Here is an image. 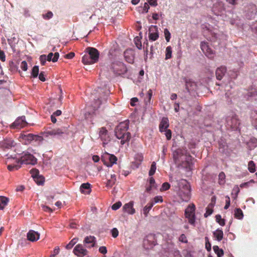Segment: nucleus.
<instances>
[{
  "mask_svg": "<svg viewBox=\"0 0 257 257\" xmlns=\"http://www.w3.org/2000/svg\"><path fill=\"white\" fill-rule=\"evenodd\" d=\"M30 173L34 179L39 176V171L38 169H33L30 171Z\"/></svg>",
  "mask_w": 257,
  "mask_h": 257,
  "instance_id": "a18cd8bd",
  "label": "nucleus"
},
{
  "mask_svg": "<svg viewBox=\"0 0 257 257\" xmlns=\"http://www.w3.org/2000/svg\"><path fill=\"white\" fill-rule=\"evenodd\" d=\"M100 139L103 141V145L107 144L110 140L107 130L104 127H101L99 132Z\"/></svg>",
  "mask_w": 257,
  "mask_h": 257,
  "instance_id": "4468645a",
  "label": "nucleus"
},
{
  "mask_svg": "<svg viewBox=\"0 0 257 257\" xmlns=\"http://www.w3.org/2000/svg\"><path fill=\"white\" fill-rule=\"evenodd\" d=\"M154 204V203L153 202H150L149 204H148L147 205H146L143 209V212L144 214L146 216H147L148 213L150 211V210L151 209L152 207L153 206Z\"/></svg>",
  "mask_w": 257,
  "mask_h": 257,
  "instance_id": "72a5a7b5",
  "label": "nucleus"
},
{
  "mask_svg": "<svg viewBox=\"0 0 257 257\" xmlns=\"http://www.w3.org/2000/svg\"><path fill=\"white\" fill-rule=\"evenodd\" d=\"M134 202L131 201L128 203L125 204L123 207L124 211L130 214H134L136 211L135 208L133 207Z\"/></svg>",
  "mask_w": 257,
  "mask_h": 257,
  "instance_id": "aec40b11",
  "label": "nucleus"
},
{
  "mask_svg": "<svg viewBox=\"0 0 257 257\" xmlns=\"http://www.w3.org/2000/svg\"><path fill=\"white\" fill-rule=\"evenodd\" d=\"M148 3L152 6L155 7L157 5V0H147Z\"/></svg>",
  "mask_w": 257,
  "mask_h": 257,
  "instance_id": "69168bd1",
  "label": "nucleus"
},
{
  "mask_svg": "<svg viewBox=\"0 0 257 257\" xmlns=\"http://www.w3.org/2000/svg\"><path fill=\"white\" fill-rule=\"evenodd\" d=\"M169 126V120L167 117H163L159 124V130L161 132L167 130Z\"/></svg>",
  "mask_w": 257,
  "mask_h": 257,
  "instance_id": "412c9836",
  "label": "nucleus"
},
{
  "mask_svg": "<svg viewBox=\"0 0 257 257\" xmlns=\"http://www.w3.org/2000/svg\"><path fill=\"white\" fill-rule=\"evenodd\" d=\"M66 132L65 128H48L43 133V135L44 137H47L48 136L51 137H60L62 136Z\"/></svg>",
  "mask_w": 257,
  "mask_h": 257,
  "instance_id": "0eeeda50",
  "label": "nucleus"
},
{
  "mask_svg": "<svg viewBox=\"0 0 257 257\" xmlns=\"http://www.w3.org/2000/svg\"><path fill=\"white\" fill-rule=\"evenodd\" d=\"M154 203H158V202H162L163 201V198L161 196H156L154 198Z\"/></svg>",
  "mask_w": 257,
  "mask_h": 257,
  "instance_id": "e2e57ef3",
  "label": "nucleus"
},
{
  "mask_svg": "<svg viewBox=\"0 0 257 257\" xmlns=\"http://www.w3.org/2000/svg\"><path fill=\"white\" fill-rule=\"evenodd\" d=\"M9 68L11 72H16L18 70V65L13 61H10L9 63Z\"/></svg>",
  "mask_w": 257,
  "mask_h": 257,
  "instance_id": "2f4dec72",
  "label": "nucleus"
},
{
  "mask_svg": "<svg viewBox=\"0 0 257 257\" xmlns=\"http://www.w3.org/2000/svg\"><path fill=\"white\" fill-rule=\"evenodd\" d=\"M16 145L15 141L12 139H6L0 143L1 147L3 149H9Z\"/></svg>",
  "mask_w": 257,
  "mask_h": 257,
  "instance_id": "f3484780",
  "label": "nucleus"
},
{
  "mask_svg": "<svg viewBox=\"0 0 257 257\" xmlns=\"http://www.w3.org/2000/svg\"><path fill=\"white\" fill-rule=\"evenodd\" d=\"M156 170V163L155 162H153L152 163L151 168H150V170L149 172V176H153L155 174Z\"/></svg>",
  "mask_w": 257,
  "mask_h": 257,
  "instance_id": "58836bf2",
  "label": "nucleus"
},
{
  "mask_svg": "<svg viewBox=\"0 0 257 257\" xmlns=\"http://www.w3.org/2000/svg\"><path fill=\"white\" fill-rule=\"evenodd\" d=\"M21 68L24 71H26L28 69L27 63L26 61H23L21 64Z\"/></svg>",
  "mask_w": 257,
  "mask_h": 257,
  "instance_id": "13d9d810",
  "label": "nucleus"
},
{
  "mask_svg": "<svg viewBox=\"0 0 257 257\" xmlns=\"http://www.w3.org/2000/svg\"><path fill=\"white\" fill-rule=\"evenodd\" d=\"M226 72V68L225 66H221L217 68L216 70V77L218 80H221Z\"/></svg>",
  "mask_w": 257,
  "mask_h": 257,
  "instance_id": "6ab92c4d",
  "label": "nucleus"
},
{
  "mask_svg": "<svg viewBox=\"0 0 257 257\" xmlns=\"http://www.w3.org/2000/svg\"><path fill=\"white\" fill-rule=\"evenodd\" d=\"M170 187V185L168 182H165L162 185V187L161 188V191H167L168 190Z\"/></svg>",
  "mask_w": 257,
  "mask_h": 257,
  "instance_id": "3c124183",
  "label": "nucleus"
},
{
  "mask_svg": "<svg viewBox=\"0 0 257 257\" xmlns=\"http://www.w3.org/2000/svg\"><path fill=\"white\" fill-rule=\"evenodd\" d=\"M116 178H112V179H108L106 183L107 187H111L115 183Z\"/></svg>",
  "mask_w": 257,
  "mask_h": 257,
  "instance_id": "de8ad7c7",
  "label": "nucleus"
},
{
  "mask_svg": "<svg viewBox=\"0 0 257 257\" xmlns=\"http://www.w3.org/2000/svg\"><path fill=\"white\" fill-rule=\"evenodd\" d=\"M73 252L78 257H83L87 255L88 251L83 246L82 244H78L74 247Z\"/></svg>",
  "mask_w": 257,
  "mask_h": 257,
  "instance_id": "ddd939ff",
  "label": "nucleus"
},
{
  "mask_svg": "<svg viewBox=\"0 0 257 257\" xmlns=\"http://www.w3.org/2000/svg\"><path fill=\"white\" fill-rule=\"evenodd\" d=\"M101 160L104 165L108 167H112L113 164L116 163L117 158L114 155L105 152L102 156Z\"/></svg>",
  "mask_w": 257,
  "mask_h": 257,
  "instance_id": "423d86ee",
  "label": "nucleus"
},
{
  "mask_svg": "<svg viewBox=\"0 0 257 257\" xmlns=\"http://www.w3.org/2000/svg\"><path fill=\"white\" fill-rule=\"evenodd\" d=\"M80 190L82 193L89 194L91 191L90 184L89 183L82 184Z\"/></svg>",
  "mask_w": 257,
  "mask_h": 257,
  "instance_id": "393cba45",
  "label": "nucleus"
},
{
  "mask_svg": "<svg viewBox=\"0 0 257 257\" xmlns=\"http://www.w3.org/2000/svg\"><path fill=\"white\" fill-rule=\"evenodd\" d=\"M16 161L20 164L35 165L37 162V159L32 154L28 152H23L20 158L16 159Z\"/></svg>",
  "mask_w": 257,
  "mask_h": 257,
  "instance_id": "7ed1b4c3",
  "label": "nucleus"
},
{
  "mask_svg": "<svg viewBox=\"0 0 257 257\" xmlns=\"http://www.w3.org/2000/svg\"><path fill=\"white\" fill-rule=\"evenodd\" d=\"M153 95V91L151 89H149L148 91L147 97L145 98L144 102L146 105L151 103V100Z\"/></svg>",
  "mask_w": 257,
  "mask_h": 257,
  "instance_id": "7c9ffc66",
  "label": "nucleus"
},
{
  "mask_svg": "<svg viewBox=\"0 0 257 257\" xmlns=\"http://www.w3.org/2000/svg\"><path fill=\"white\" fill-rule=\"evenodd\" d=\"M219 183L220 184H223L225 182V175L224 172H221L218 175Z\"/></svg>",
  "mask_w": 257,
  "mask_h": 257,
  "instance_id": "37998d69",
  "label": "nucleus"
},
{
  "mask_svg": "<svg viewBox=\"0 0 257 257\" xmlns=\"http://www.w3.org/2000/svg\"><path fill=\"white\" fill-rule=\"evenodd\" d=\"M164 35L167 42H169L171 38V34L167 29L164 30Z\"/></svg>",
  "mask_w": 257,
  "mask_h": 257,
  "instance_id": "09e8293b",
  "label": "nucleus"
},
{
  "mask_svg": "<svg viewBox=\"0 0 257 257\" xmlns=\"http://www.w3.org/2000/svg\"><path fill=\"white\" fill-rule=\"evenodd\" d=\"M243 214L242 211L240 208H236L234 211V217L238 219H241L243 218Z\"/></svg>",
  "mask_w": 257,
  "mask_h": 257,
  "instance_id": "473e14b6",
  "label": "nucleus"
},
{
  "mask_svg": "<svg viewBox=\"0 0 257 257\" xmlns=\"http://www.w3.org/2000/svg\"><path fill=\"white\" fill-rule=\"evenodd\" d=\"M9 198L4 197L0 196V209L3 210L7 205L9 202Z\"/></svg>",
  "mask_w": 257,
  "mask_h": 257,
  "instance_id": "c85d7f7f",
  "label": "nucleus"
},
{
  "mask_svg": "<svg viewBox=\"0 0 257 257\" xmlns=\"http://www.w3.org/2000/svg\"><path fill=\"white\" fill-rule=\"evenodd\" d=\"M251 119L252 125L257 130V110H254L251 112Z\"/></svg>",
  "mask_w": 257,
  "mask_h": 257,
  "instance_id": "bb28decb",
  "label": "nucleus"
},
{
  "mask_svg": "<svg viewBox=\"0 0 257 257\" xmlns=\"http://www.w3.org/2000/svg\"><path fill=\"white\" fill-rule=\"evenodd\" d=\"M213 212L212 206L211 204H209L206 208V211L205 213L204 214V217H207L208 216L210 215Z\"/></svg>",
  "mask_w": 257,
  "mask_h": 257,
  "instance_id": "a19ab883",
  "label": "nucleus"
},
{
  "mask_svg": "<svg viewBox=\"0 0 257 257\" xmlns=\"http://www.w3.org/2000/svg\"><path fill=\"white\" fill-rule=\"evenodd\" d=\"M111 235L114 238H116L118 235V231L116 228H113L111 230Z\"/></svg>",
  "mask_w": 257,
  "mask_h": 257,
  "instance_id": "bf43d9fd",
  "label": "nucleus"
},
{
  "mask_svg": "<svg viewBox=\"0 0 257 257\" xmlns=\"http://www.w3.org/2000/svg\"><path fill=\"white\" fill-rule=\"evenodd\" d=\"M128 128V122L127 121H123L116 127L115 129V134L116 138L120 139V143L122 145L124 144L131 139V134L127 132Z\"/></svg>",
  "mask_w": 257,
  "mask_h": 257,
  "instance_id": "f257e3e1",
  "label": "nucleus"
},
{
  "mask_svg": "<svg viewBox=\"0 0 257 257\" xmlns=\"http://www.w3.org/2000/svg\"><path fill=\"white\" fill-rule=\"evenodd\" d=\"M179 240L180 241H181L182 242H184V243L187 242V239L186 236L184 234H182L179 236Z\"/></svg>",
  "mask_w": 257,
  "mask_h": 257,
  "instance_id": "052dcab7",
  "label": "nucleus"
},
{
  "mask_svg": "<svg viewBox=\"0 0 257 257\" xmlns=\"http://www.w3.org/2000/svg\"><path fill=\"white\" fill-rule=\"evenodd\" d=\"M164 132H165V136L166 137L167 140H170L171 139L172 137V132L170 130H165V131H164Z\"/></svg>",
  "mask_w": 257,
  "mask_h": 257,
  "instance_id": "6e6d98bb",
  "label": "nucleus"
},
{
  "mask_svg": "<svg viewBox=\"0 0 257 257\" xmlns=\"http://www.w3.org/2000/svg\"><path fill=\"white\" fill-rule=\"evenodd\" d=\"M110 69L115 74L117 75H120L126 71L125 65L120 61H115L112 63Z\"/></svg>",
  "mask_w": 257,
  "mask_h": 257,
  "instance_id": "6e6552de",
  "label": "nucleus"
},
{
  "mask_svg": "<svg viewBox=\"0 0 257 257\" xmlns=\"http://www.w3.org/2000/svg\"><path fill=\"white\" fill-rule=\"evenodd\" d=\"M205 247L208 251H210L211 248V245L210 243L209 242V239L207 237H205Z\"/></svg>",
  "mask_w": 257,
  "mask_h": 257,
  "instance_id": "5fc2aeb1",
  "label": "nucleus"
},
{
  "mask_svg": "<svg viewBox=\"0 0 257 257\" xmlns=\"http://www.w3.org/2000/svg\"><path fill=\"white\" fill-rule=\"evenodd\" d=\"M39 71V67L38 66H34L31 73L32 76L34 78H36L38 76Z\"/></svg>",
  "mask_w": 257,
  "mask_h": 257,
  "instance_id": "ea45409f",
  "label": "nucleus"
},
{
  "mask_svg": "<svg viewBox=\"0 0 257 257\" xmlns=\"http://www.w3.org/2000/svg\"><path fill=\"white\" fill-rule=\"evenodd\" d=\"M21 137L23 140L29 143L32 141L41 142L43 140L42 136L34 135L32 134L23 133L21 134Z\"/></svg>",
  "mask_w": 257,
  "mask_h": 257,
  "instance_id": "9b49d317",
  "label": "nucleus"
},
{
  "mask_svg": "<svg viewBox=\"0 0 257 257\" xmlns=\"http://www.w3.org/2000/svg\"><path fill=\"white\" fill-rule=\"evenodd\" d=\"M99 251L102 254L106 253V252H107L106 247L104 246H100L99 248Z\"/></svg>",
  "mask_w": 257,
  "mask_h": 257,
  "instance_id": "0e129e2a",
  "label": "nucleus"
},
{
  "mask_svg": "<svg viewBox=\"0 0 257 257\" xmlns=\"http://www.w3.org/2000/svg\"><path fill=\"white\" fill-rule=\"evenodd\" d=\"M195 205L193 204H190L185 210V215L186 218L188 219L189 223L193 225L195 223Z\"/></svg>",
  "mask_w": 257,
  "mask_h": 257,
  "instance_id": "20e7f679",
  "label": "nucleus"
},
{
  "mask_svg": "<svg viewBox=\"0 0 257 257\" xmlns=\"http://www.w3.org/2000/svg\"><path fill=\"white\" fill-rule=\"evenodd\" d=\"M149 185L146 186V191L147 192H150L153 189L157 188V185L155 182V180L153 177H151L149 180Z\"/></svg>",
  "mask_w": 257,
  "mask_h": 257,
  "instance_id": "b1692460",
  "label": "nucleus"
},
{
  "mask_svg": "<svg viewBox=\"0 0 257 257\" xmlns=\"http://www.w3.org/2000/svg\"><path fill=\"white\" fill-rule=\"evenodd\" d=\"M248 169L251 173H254L255 171V165L253 161H250L248 162Z\"/></svg>",
  "mask_w": 257,
  "mask_h": 257,
  "instance_id": "4c0bfd02",
  "label": "nucleus"
},
{
  "mask_svg": "<svg viewBox=\"0 0 257 257\" xmlns=\"http://www.w3.org/2000/svg\"><path fill=\"white\" fill-rule=\"evenodd\" d=\"M200 47L202 52L208 58L212 59L214 57V51L210 48L208 43L201 42Z\"/></svg>",
  "mask_w": 257,
  "mask_h": 257,
  "instance_id": "f8f14e48",
  "label": "nucleus"
},
{
  "mask_svg": "<svg viewBox=\"0 0 257 257\" xmlns=\"http://www.w3.org/2000/svg\"><path fill=\"white\" fill-rule=\"evenodd\" d=\"M28 123L26 120L25 116H22L17 118L15 121L11 124V127L12 128H21L27 125Z\"/></svg>",
  "mask_w": 257,
  "mask_h": 257,
  "instance_id": "9d476101",
  "label": "nucleus"
},
{
  "mask_svg": "<svg viewBox=\"0 0 257 257\" xmlns=\"http://www.w3.org/2000/svg\"><path fill=\"white\" fill-rule=\"evenodd\" d=\"M39 79L43 81V82H44L45 80H46V79H45V75L44 74V72H41L39 75Z\"/></svg>",
  "mask_w": 257,
  "mask_h": 257,
  "instance_id": "338daca9",
  "label": "nucleus"
},
{
  "mask_svg": "<svg viewBox=\"0 0 257 257\" xmlns=\"http://www.w3.org/2000/svg\"><path fill=\"white\" fill-rule=\"evenodd\" d=\"M150 238L153 239V237L151 236H147V238L144 240L143 244L146 249L151 248L155 245L154 241L150 240Z\"/></svg>",
  "mask_w": 257,
  "mask_h": 257,
  "instance_id": "5701e85b",
  "label": "nucleus"
},
{
  "mask_svg": "<svg viewBox=\"0 0 257 257\" xmlns=\"http://www.w3.org/2000/svg\"><path fill=\"white\" fill-rule=\"evenodd\" d=\"M225 198H226V200H225V203H226V204L224 207V208L225 209H227L228 208V207H229L230 206V198L229 196H226L225 197Z\"/></svg>",
  "mask_w": 257,
  "mask_h": 257,
  "instance_id": "680f3d73",
  "label": "nucleus"
},
{
  "mask_svg": "<svg viewBox=\"0 0 257 257\" xmlns=\"http://www.w3.org/2000/svg\"><path fill=\"white\" fill-rule=\"evenodd\" d=\"M27 239L32 242L38 240L40 238V234L33 230H30L27 234Z\"/></svg>",
  "mask_w": 257,
  "mask_h": 257,
  "instance_id": "a211bd4d",
  "label": "nucleus"
},
{
  "mask_svg": "<svg viewBox=\"0 0 257 257\" xmlns=\"http://www.w3.org/2000/svg\"><path fill=\"white\" fill-rule=\"evenodd\" d=\"M239 191L240 189L237 185H236L233 187L231 195H233L234 194V195L233 197L234 199H236L237 198L238 194L239 193Z\"/></svg>",
  "mask_w": 257,
  "mask_h": 257,
  "instance_id": "79ce46f5",
  "label": "nucleus"
},
{
  "mask_svg": "<svg viewBox=\"0 0 257 257\" xmlns=\"http://www.w3.org/2000/svg\"><path fill=\"white\" fill-rule=\"evenodd\" d=\"M14 160H15V162L16 163V164H9L8 165V169L10 171H14V170H18L19 168H20L21 167V164L20 163H18L16 161V159H14Z\"/></svg>",
  "mask_w": 257,
  "mask_h": 257,
  "instance_id": "c756f323",
  "label": "nucleus"
},
{
  "mask_svg": "<svg viewBox=\"0 0 257 257\" xmlns=\"http://www.w3.org/2000/svg\"><path fill=\"white\" fill-rule=\"evenodd\" d=\"M159 38L158 27L156 26H151L149 29V38L150 40L155 41Z\"/></svg>",
  "mask_w": 257,
  "mask_h": 257,
  "instance_id": "2eb2a0df",
  "label": "nucleus"
},
{
  "mask_svg": "<svg viewBox=\"0 0 257 257\" xmlns=\"http://www.w3.org/2000/svg\"><path fill=\"white\" fill-rule=\"evenodd\" d=\"M78 240V238H74L72 239L68 244L66 246V248L67 249H70L73 247V246L77 243Z\"/></svg>",
  "mask_w": 257,
  "mask_h": 257,
  "instance_id": "e433bc0d",
  "label": "nucleus"
},
{
  "mask_svg": "<svg viewBox=\"0 0 257 257\" xmlns=\"http://www.w3.org/2000/svg\"><path fill=\"white\" fill-rule=\"evenodd\" d=\"M86 52L88 54L84 55L82 58L84 64L91 65L98 61L99 52L96 48L88 47L86 49Z\"/></svg>",
  "mask_w": 257,
  "mask_h": 257,
  "instance_id": "f03ea898",
  "label": "nucleus"
},
{
  "mask_svg": "<svg viewBox=\"0 0 257 257\" xmlns=\"http://www.w3.org/2000/svg\"><path fill=\"white\" fill-rule=\"evenodd\" d=\"M215 218L216 222L220 225L224 226L225 225V220L224 219L221 218L220 215H216Z\"/></svg>",
  "mask_w": 257,
  "mask_h": 257,
  "instance_id": "c03bdc74",
  "label": "nucleus"
},
{
  "mask_svg": "<svg viewBox=\"0 0 257 257\" xmlns=\"http://www.w3.org/2000/svg\"><path fill=\"white\" fill-rule=\"evenodd\" d=\"M35 182L39 185L42 184L44 182V178L42 176H38L34 179Z\"/></svg>",
  "mask_w": 257,
  "mask_h": 257,
  "instance_id": "603ef678",
  "label": "nucleus"
},
{
  "mask_svg": "<svg viewBox=\"0 0 257 257\" xmlns=\"http://www.w3.org/2000/svg\"><path fill=\"white\" fill-rule=\"evenodd\" d=\"M226 124L232 129H237L240 124V120L235 114L228 116L226 118Z\"/></svg>",
  "mask_w": 257,
  "mask_h": 257,
  "instance_id": "1a4fd4ad",
  "label": "nucleus"
},
{
  "mask_svg": "<svg viewBox=\"0 0 257 257\" xmlns=\"http://www.w3.org/2000/svg\"><path fill=\"white\" fill-rule=\"evenodd\" d=\"M59 57V54L58 52H56L54 54L51 52L47 56V59L48 61H52L53 62H56L57 61Z\"/></svg>",
  "mask_w": 257,
  "mask_h": 257,
  "instance_id": "a878e982",
  "label": "nucleus"
},
{
  "mask_svg": "<svg viewBox=\"0 0 257 257\" xmlns=\"http://www.w3.org/2000/svg\"><path fill=\"white\" fill-rule=\"evenodd\" d=\"M213 234L215 239L218 241H220L223 238V232L221 229H216L213 232Z\"/></svg>",
  "mask_w": 257,
  "mask_h": 257,
  "instance_id": "cd10ccee",
  "label": "nucleus"
},
{
  "mask_svg": "<svg viewBox=\"0 0 257 257\" xmlns=\"http://www.w3.org/2000/svg\"><path fill=\"white\" fill-rule=\"evenodd\" d=\"M101 104V100L98 98L94 101L93 103L92 104V107H93L94 109H97L99 107Z\"/></svg>",
  "mask_w": 257,
  "mask_h": 257,
  "instance_id": "49530a36",
  "label": "nucleus"
},
{
  "mask_svg": "<svg viewBox=\"0 0 257 257\" xmlns=\"http://www.w3.org/2000/svg\"><path fill=\"white\" fill-rule=\"evenodd\" d=\"M96 238L94 236H87L84 238L83 243L87 248L94 247L96 243Z\"/></svg>",
  "mask_w": 257,
  "mask_h": 257,
  "instance_id": "dca6fc26",
  "label": "nucleus"
},
{
  "mask_svg": "<svg viewBox=\"0 0 257 257\" xmlns=\"http://www.w3.org/2000/svg\"><path fill=\"white\" fill-rule=\"evenodd\" d=\"M135 42L137 47L139 49H141L142 48V43L138 37H136L135 38Z\"/></svg>",
  "mask_w": 257,
  "mask_h": 257,
  "instance_id": "864d4df0",
  "label": "nucleus"
},
{
  "mask_svg": "<svg viewBox=\"0 0 257 257\" xmlns=\"http://www.w3.org/2000/svg\"><path fill=\"white\" fill-rule=\"evenodd\" d=\"M213 249L215 253L217 254L218 257H221L223 255V250L222 249L219 248L218 246L214 245L213 247Z\"/></svg>",
  "mask_w": 257,
  "mask_h": 257,
  "instance_id": "f704fd0d",
  "label": "nucleus"
},
{
  "mask_svg": "<svg viewBox=\"0 0 257 257\" xmlns=\"http://www.w3.org/2000/svg\"><path fill=\"white\" fill-rule=\"evenodd\" d=\"M172 49L171 46H168L166 49L165 59L168 60L172 57Z\"/></svg>",
  "mask_w": 257,
  "mask_h": 257,
  "instance_id": "c9c22d12",
  "label": "nucleus"
},
{
  "mask_svg": "<svg viewBox=\"0 0 257 257\" xmlns=\"http://www.w3.org/2000/svg\"><path fill=\"white\" fill-rule=\"evenodd\" d=\"M40 61L41 64L43 66H44L46 64L47 59V56L46 55H42L40 57Z\"/></svg>",
  "mask_w": 257,
  "mask_h": 257,
  "instance_id": "8fccbe9b",
  "label": "nucleus"
},
{
  "mask_svg": "<svg viewBox=\"0 0 257 257\" xmlns=\"http://www.w3.org/2000/svg\"><path fill=\"white\" fill-rule=\"evenodd\" d=\"M185 183L183 186L182 189L178 191V195L183 201L187 202L189 200L191 196L190 188L185 180H183Z\"/></svg>",
  "mask_w": 257,
  "mask_h": 257,
  "instance_id": "39448f33",
  "label": "nucleus"
},
{
  "mask_svg": "<svg viewBox=\"0 0 257 257\" xmlns=\"http://www.w3.org/2000/svg\"><path fill=\"white\" fill-rule=\"evenodd\" d=\"M121 205V203L120 202H117L114 204H113L111 206V208L113 210H116L119 208Z\"/></svg>",
  "mask_w": 257,
  "mask_h": 257,
  "instance_id": "4d7b16f0",
  "label": "nucleus"
},
{
  "mask_svg": "<svg viewBox=\"0 0 257 257\" xmlns=\"http://www.w3.org/2000/svg\"><path fill=\"white\" fill-rule=\"evenodd\" d=\"M124 56L125 60L129 63L132 64L134 61V56L131 50H126L124 52Z\"/></svg>",
  "mask_w": 257,
  "mask_h": 257,
  "instance_id": "4be33fe9",
  "label": "nucleus"
},
{
  "mask_svg": "<svg viewBox=\"0 0 257 257\" xmlns=\"http://www.w3.org/2000/svg\"><path fill=\"white\" fill-rule=\"evenodd\" d=\"M59 252V248L58 247L54 248L53 250V254L51 255V257H55V256L58 254Z\"/></svg>",
  "mask_w": 257,
  "mask_h": 257,
  "instance_id": "774afa93",
  "label": "nucleus"
}]
</instances>
